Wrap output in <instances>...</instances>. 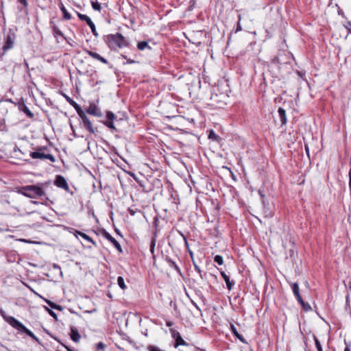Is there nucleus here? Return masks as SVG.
<instances>
[{"label": "nucleus", "mask_w": 351, "mask_h": 351, "mask_svg": "<svg viewBox=\"0 0 351 351\" xmlns=\"http://www.w3.org/2000/svg\"><path fill=\"white\" fill-rule=\"evenodd\" d=\"M1 314L3 317L4 320L8 323L11 326L16 329L18 331L25 332L27 335L30 337L32 339L35 340L36 341H38V338L35 336V335L29 330L27 327H25L21 322L17 320L15 317L12 316L6 315L5 312L1 311Z\"/></svg>", "instance_id": "obj_1"}, {"label": "nucleus", "mask_w": 351, "mask_h": 351, "mask_svg": "<svg viewBox=\"0 0 351 351\" xmlns=\"http://www.w3.org/2000/svg\"><path fill=\"white\" fill-rule=\"evenodd\" d=\"M104 41L111 49L114 50L117 48H123L128 45V43L125 37L119 33L106 36Z\"/></svg>", "instance_id": "obj_2"}, {"label": "nucleus", "mask_w": 351, "mask_h": 351, "mask_svg": "<svg viewBox=\"0 0 351 351\" xmlns=\"http://www.w3.org/2000/svg\"><path fill=\"white\" fill-rule=\"evenodd\" d=\"M20 193L24 196L29 198H36L45 195V192L41 187L36 185H29L23 187Z\"/></svg>", "instance_id": "obj_3"}, {"label": "nucleus", "mask_w": 351, "mask_h": 351, "mask_svg": "<svg viewBox=\"0 0 351 351\" xmlns=\"http://www.w3.org/2000/svg\"><path fill=\"white\" fill-rule=\"evenodd\" d=\"M227 99L228 95L226 93H220L218 94L215 90L210 96V105L215 108H223L226 105Z\"/></svg>", "instance_id": "obj_4"}, {"label": "nucleus", "mask_w": 351, "mask_h": 351, "mask_svg": "<svg viewBox=\"0 0 351 351\" xmlns=\"http://www.w3.org/2000/svg\"><path fill=\"white\" fill-rule=\"evenodd\" d=\"M42 148H40L39 150L36 152H32L30 153V156L34 159H40V160H49L51 162H54L56 161L55 157L51 154H45L41 152Z\"/></svg>", "instance_id": "obj_5"}, {"label": "nucleus", "mask_w": 351, "mask_h": 351, "mask_svg": "<svg viewBox=\"0 0 351 351\" xmlns=\"http://www.w3.org/2000/svg\"><path fill=\"white\" fill-rule=\"evenodd\" d=\"M77 16L82 21H86L87 23V26H89L92 33L94 36H98V33L96 31L95 25L93 22L91 21L89 16L86 14H81L80 12H77Z\"/></svg>", "instance_id": "obj_6"}, {"label": "nucleus", "mask_w": 351, "mask_h": 351, "mask_svg": "<svg viewBox=\"0 0 351 351\" xmlns=\"http://www.w3.org/2000/svg\"><path fill=\"white\" fill-rule=\"evenodd\" d=\"M79 116L82 120L84 127L91 134L95 132L93 126L90 119L86 116L84 112L83 114H79Z\"/></svg>", "instance_id": "obj_7"}, {"label": "nucleus", "mask_w": 351, "mask_h": 351, "mask_svg": "<svg viewBox=\"0 0 351 351\" xmlns=\"http://www.w3.org/2000/svg\"><path fill=\"white\" fill-rule=\"evenodd\" d=\"M86 112L92 115L97 117H101L102 113L101 110L97 108V105L94 103H90L88 108L86 109Z\"/></svg>", "instance_id": "obj_8"}, {"label": "nucleus", "mask_w": 351, "mask_h": 351, "mask_svg": "<svg viewBox=\"0 0 351 351\" xmlns=\"http://www.w3.org/2000/svg\"><path fill=\"white\" fill-rule=\"evenodd\" d=\"M15 40V35L14 34H10L7 36L5 43L3 47L4 51H8L14 47Z\"/></svg>", "instance_id": "obj_9"}, {"label": "nucleus", "mask_w": 351, "mask_h": 351, "mask_svg": "<svg viewBox=\"0 0 351 351\" xmlns=\"http://www.w3.org/2000/svg\"><path fill=\"white\" fill-rule=\"evenodd\" d=\"M103 235L104 237L108 239L110 243H112L113 244V245L115 247V248L119 252H122V248H121V245L119 244V243L114 239L113 238L110 233H108V232H106V230H104V233H103Z\"/></svg>", "instance_id": "obj_10"}, {"label": "nucleus", "mask_w": 351, "mask_h": 351, "mask_svg": "<svg viewBox=\"0 0 351 351\" xmlns=\"http://www.w3.org/2000/svg\"><path fill=\"white\" fill-rule=\"evenodd\" d=\"M62 95L66 99V101L76 110L78 114H83V110L73 99L64 93H62Z\"/></svg>", "instance_id": "obj_11"}, {"label": "nucleus", "mask_w": 351, "mask_h": 351, "mask_svg": "<svg viewBox=\"0 0 351 351\" xmlns=\"http://www.w3.org/2000/svg\"><path fill=\"white\" fill-rule=\"evenodd\" d=\"M55 184L57 186L64 189H68V188H69L68 184H67L66 180L62 176H58L56 177Z\"/></svg>", "instance_id": "obj_12"}, {"label": "nucleus", "mask_w": 351, "mask_h": 351, "mask_svg": "<svg viewBox=\"0 0 351 351\" xmlns=\"http://www.w3.org/2000/svg\"><path fill=\"white\" fill-rule=\"evenodd\" d=\"M173 337L176 339L175 348H177L178 346L181 345H186V341L182 338L180 334L178 332L174 331L173 332Z\"/></svg>", "instance_id": "obj_13"}, {"label": "nucleus", "mask_w": 351, "mask_h": 351, "mask_svg": "<svg viewBox=\"0 0 351 351\" xmlns=\"http://www.w3.org/2000/svg\"><path fill=\"white\" fill-rule=\"evenodd\" d=\"M87 53L92 58H93L96 60H98L104 64L108 63V61L106 58L101 57L99 53H97L96 52H93L92 51H87Z\"/></svg>", "instance_id": "obj_14"}, {"label": "nucleus", "mask_w": 351, "mask_h": 351, "mask_svg": "<svg viewBox=\"0 0 351 351\" xmlns=\"http://www.w3.org/2000/svg\"><path fill=\"white\" fill-rule=\"evenodd\" d=\"M221 275L226 282L227 289L231 290L234 282L230 281L229 276L224 271H221Z\"/></svg>", "instance_id": "obj_15"}, {"label": "nucleus", "mask_w": 351, "mask_h": 351, "mask_svg": "<svg viewBox=\"0 0 351 351\" xmlns=\"http://www.w3.org/2000/svg\"><path fill=\"white\" fill-rule=\"evenodd\" d=\"M71 338L74 342H75V343L79 342V341L81 338V336L76 328H71Z\"/></svg>", "instance_id": "obj_16"}, {"label": "nucleus", "mask_w": 351, "mask_h": 351, "mask_svg": "<svg viewBox=\"0 0 351 351\" xmlns=\"http://www.w3.org/2000/svg\"><path fill=\"white\" fill-rule=\"evenodd\" d=\"M230 330H231V332H232V334L237 338L239 339L241 342L243 343H245V340L244 339V337H243V335H241V334H239L236 328V327L233 325V324H230Z\"/></svg>", "instance_id": "obj_17"}, {"label": "nucleus", "mask_w": 351, "mask_h": 351, "mask_svg": "<svg viewBox=\"0 0 351 351\" xmlns=\"http://www.w3.org/2000/svg\"><path fill=\"white\" fill-rule=\"evenodd\" d=\"M19 109L23 111L28 117L33 118L34 114L31 112V110L28 108V107L23 104L20 106Z\"/></svg>", "instance_id": "obj_18"}, {"label": "nucleus", "mask_w": 351, "mask_h": 351, "mask_svg": "<svg viewBox=\"0 0 351 351\" xmlns=\"http://www.w3.org/2000/svg\"><path fill=\"white\" fill-rule=\"evenodd\" d=\"M278 112L282 124H285L287 123L285 110L282 108H279L278 110Z\"/></svg>", "instance_id": "obj_19"}, {"label": "nucleus", "mask_w": 351, "mask_h": 351, "mask_svg": "<svg viewBox=\"0 0 351 351\" xmlns=\"http://www.w3.org/2000/svg\"><path fill=\"white\" fill-rule=\"evenodd\" d=\"M75 234H78L80 237H82L84 239L88 241V242H90L93 245H96L95 242L90 238L88 235L86 234L85 233H83L80 231H75Z\"/></svg>", "instance_id": "obj_20"}, {"label": "nucleus", "mask_w": 351, "mask_h": 351, "mask_svg": "<svg viewBox=\"0 0 351 351\" xmlns=\"http://www.w3.org/2000/svg\"><path fill=\"white\" fill-rule=\"evenodd\" d=\"M263 204L264 206V213L266 217H269L273 215V210L271 208L266 206L265 202L263 199Z\"/></svg>", "instance_id": "obj_21"}, {"label": "nucleus", "mask_w": 351, "mask_h": 351, "mask_svg": "<svg viewBox=\"0 0 351 351\" xmlns=\"http://www.w3.org/2000/svg\"><path fill=\"white\" fill-rule=\"evenodd\" d=\"M60 8L63 13L64 19L66 20H70L71 19V15L68 12L62 3L60 4Z\"/></svg>", "instance_id": "obj_22"}, {"label": "nucleus", "mask_w": 351, "mask_h": 351, "mask_svg": "<svg viewBox=\"0 0 351 351\" xmlns=\"http://www.w3.org/2000/svg\"><path fill=\"white\" fill-rule=\"evenodd\" d=\"M117 283L119 286V287L123 289V290H125L126 288H127V286L125 284V282H124V279L122 276H119L118 278H117Z\"/></svg>", "instance_id": "obj_23"}, {"label": "nucleus", "mask_w": 351, "mask_h": 351, "mask_svg": "<svg viewBox=\"0 0 351 351\" xmlns=\"http://www.w3.org/2000/svg\"><path fill=\"white\" fill-rule=\"evenodd\" d=\"M292 290L293 292V294L296 296H298L300 294V289H299V285L298 283L294 282L292 284Z\"/></svg>", "instance_id": "obj_24"}, {"label": "nucleus", "mask_w": 351, "mask_h": 351, "mask_svg": "<svg viewBox=\"0 0 351 351\" xmlns=\"http://www.w3.org/2000/svg\"><path fill=\"white\" fill-rule=\"evenodd\" d=\"M137 47L139 50H144L145 48L147 47H149L150 48L149 46H148V43L146 41H141V42H139L137 45Z\"/></svg>", "instance_id": "obj_25"}, {"label": "nucleus", "mask_w": 351, "mask_h": 351, "mask_svg": "<svg viewBox=\"0 0 351 351\" xmlns=\"http://www.w3.org/2000/svg\"><path fill=\"white\" fill-rule=\"evenodd\" d=\"M214 261L217 263L219 265H221L223 263V258L220 255H216L214 257Z\"/></svg>", "instance_id": "obj_26"}, {"label": "nucleus", "mask_w": 351, "mask_h": 351, "mask_svg": "<svg viewBox=\"0 0 351 351\" xmlns=\"http://www.w3.org/2000/svg\"><path fill=\"white\" fill-rule=\"evenodd\" d=\"M53 32L56 36L58 35L60 36H63V33L62 32V31L55 25L53 26Z\"/></svg>", "instance_id": "obj_27"}, {"label": "nucleus", "mask_w": 351, "mask_h": 351, "mask_svg": "<svg viewBox=\"0 0 351 351\" xmlns=\"http://www.w3.org/2000/svg\"><path fill=\"white\" fill-rule=\"evenodd\" d=\"M313 337H314L315 346L317 349V351H323L320 341L318 340V339L315 336H314Z\"/></svg>", "instance_id": "obj_28"}, {"label": "nucleus", "mask_w": 351, "mask_h": 351, "mask_svg": "<svg viewBox=\"0 0 351 351\" xmlns=\"http://www.w3.org/2000/svg\"><path fill=\"white\" fill-rule=\"evenodd\" d=\"M106 117L109 121H113L115 119L114 114L111 111L107 112Z\"/></svg>", "instance_id": "obj_29"}, {"label": "nucleus", "mask_w": 351, "mask_h": 351, "mask_svg": "<svg viewBox=\"0 0 351 351\" xmlns=\"http://www.w3.org/2000/svg\"><path fill=\"white\" fill-rule=\"evenodd\" d=\"M46 310L51 317H53L56 320H58L57 314L54 311L47 307H46Z\"/></svg>", "instance_id": "obj_30"}, {"label": "nucleus", "mask_w": 351, "mask_h": 351, "mask_svg": "<svg viewBox=\"0 0 351 351\" xmlns=\"http://www.w3.org/2000/svg\"><path fill=\"white\" fill-rule=\"evenodd\" d=\"M92 7L95 10L99 11L101 9L100 4L97 2H92Z\"/></svg>", "instance_id": "obj_31"}, {"label": "nucleus", "mask_w": 351, "mask_h": 351, "mask_svg": "<svg viewBox=\"0 0 351 351\" xmlns=\"http://www.w3.org/2000/svg\"><path fill=\"white\" fill-rule=\"evenodd\" d=\"M105 348H106V346H105V344H104L103 342H99V343L96 345V349H97V351L102 350H104Z\"/></svg>", "instance_id": "obj_32"}, {"label": "nucleus", "mask_w": 351, "mask_h": 351, "mask_svg": "<svg viewBox=\"0 0 351 351\" xmlns=\"http://www.w3.org/2000/svg\"><path fill=\"white\" fill-rule=\"evenodd\" d=\"M104 124L110 129H115L114 125L113 123V121H107L104 123Z\"/></svg>", "instance_id": "obj_33"}, {"label": "nucleus", "mask_w": 351, "mask_h": 351, "mask_svg": "<svg viewBox=\"0 0 351 351\" xmlns=\"http://www.w3.org/2000/svg\"><path fill=\"white\" fill-rule=\"evenodd\" d=\"M195 269L199 274L200 277L202 278V270L195 263V261H193Z\"/></svg>", "instance_id": "obj_34"}, {"label": "nucleus", "mask_w": 351, "mask_h": 351, "mask_svg": "<svg viewBox=\"0 0 351 351\" xmlns=\"http://www.w3.org/2000/svg\"><path fill=\"white\" fill-rule=\"evenodd\" d=\"M301 305L305 311H308L309 310L311 309V306L308 303L304 302V304Z\"/></svg>", "instance_id": "obj_35"}, {"label": "nucleus", "mask_w": 351, "mask_h": 351, "mask_svg": "<svg viewBox=\"0 0 351 351\" xmlns=\"http://www.w3.org/2000/svg\"><path fill=\"white\" fill-rule=\"evenodd\" d=\"M217 136L215 134V133L213 132V130H211L210 132V134L208 135L209 138H215V139H216Z\"/></svg>", "instance_id": "obj_36"}, {"label": "nucleus", "mask_w": 351, "mask_h": 351, "mask_svg": "<svg viewBox=\"0 0 351 351\" xmlns=\"http://www.w3.org/2000/svg\"><path fill=\"white\" fill-rule=\"evenodd\" d=\"M155 240H152V243H151V246H150V251L153 253L154 252V247H155Z\"/></svg>", "instance_id": "obj_37"}, {"label": "nucleus", "mask_w": 351, "mask_h": 351, "mask_svg": "<svg viewBox=\"0 0 351 351\" xmlns=\"http://www.w3.org/2000/svg\"><path fill=\"white\" fill-rule=\"evenodd\" d=\"M53 268L56 269H58V271H60V274H62V272L61 271V269H60V267L56 264V263H53V265H52Z\"/></svg>", "instance_id": "obj_38"}, {"label": "nucleus", "mask_w": 351, "mask_h": 351, "mask_svg": "<svg viewBox=\"0 0 351 351\" xmlns=\"http://www.w3.org/2000/svg\"><path fill=\"white\" fill-rule=\"evenodd\" d=\"M296 298L298 300V301L299 302V303L300 304H304V300H302V297L300 295H298V296H296Z\"/></svg>", "instance_id": "obj_39"}, {"label": "nucleus", "mask_w": 351, "mask_h": 351, "mask_svg": "<svg viewBox=\"0 0 351 351\" xmlns=\"http://www.w3.org/2000/svg\"><path fill=\"white\" fill-rule=\"evenodd\" d=\"M53 309L58 310V311H62L63 307L60 305L56 304V305H54V306H53Z\"/></svg>", "instance_id": "obj_40"}, {"label": "nucleus", "mask_w": 351, "mask_h": 351, "mask_svg": "<svg viewBox=\"0 0 351 351\" xmlns=\"http://www.w3.org/2000/svg\"><path fill=\"white\" fill-rule=\"evenodd\" d=\"M19 2L22 4L23 6L27 7V0H18Z\"/></svg>", "instance_id": "obj_41"}, {"label": "nucleus", "mask_w": 351, "mask_h": 351, "mask_svg": "<svg viewBox=\"0 0 351 351\" xmlns=\"http://www.w3.org/2000/svg\"><path fill=\"white\" fill-rule=\"evenodd\" d=\"M241 29H242V27H241V23H239V21H238L237 29H236L235 32H238L241 31Z\"/></svg>", "instance_id": "obj_42"}, {"label": "nucleus", "mask_w": 351, "mask_h": 351, "mask_svg": "<svg viewBox=\"0 0 351 351\" xmlns=\"http://www.w3.org/2000/svg\"><path fill=\"white\" fill-rule=\"evenodd\" d=\"M46 302L52 308H53L54 305H56L55 303H53L49 300H47Z\"/></svg>", "instance_id": "obj_43"}, {"label": "nucleus", "mask_w": 351, "mask_h": 351, "mask_svg": "<svg viewBox=\"0 0 351 351\" xmlns=\"http://www.w3.org/2000/svg\"><path fill=\"white\" fill-rule=\"evenodd\" d=\"M62 346H64V348H65V349L67 350V351H74L70 347L64 345V344H62Z\"/></svg>", "instance_id": "obj_44"}, {"label": "nucleus", "mask_w": 351, "mask_h": 351, "mask_svg": "<svg viewBox=\"0 0 351 351\" xmlns=\"http://www.w3.org/2000/svg\"><path fill=\"white\" fill-rule=\"evenodd\" d=\"M349 188L351 193V175H349Z\"/></svg>", "instance_id": "obj_45"}, {"label": "nucleus", "mask_w": 351, "mask_h": 351, "mask_svg": "<svg viewBox=\"0 0 351 351\" xmlns=\"http://www.w3.org/2000/svg\"><path fill=\"white\" fill-rule=\"evenodd\" d=\"M189 254H190V256H191L192 261H194V259H193V253L191 250H189Z\"/></svg>", "instance_id": "obj_46"}, {"label": "nucleus", "mask_w": 351, "mask_h": 351, "mask_svg": "<svg viewBox=\"0 0 351 351\" xmlns=\"http://www.w3.org/2000/svg\"><path fill=\"white\" fill-rule=\"evenodd\" d=\"M182 234V237H183V239H184V240L185 241V243L187 245L188 242H187V240H186V237H184V235L183 234Z\"/></svg>", "instance_id": "obj_47"}, {"label": "nucleus", "mask_w": 351, "mask_h": 351, "mask_svg": "<svg viewBox=\"0 0 351 351\" xmlns=\"http://www.w3.org/2000/svg\"><path fill=\"white\" fill-rule=\"evenodd\" d=\"M344 351H351V350H350V347H349L348 346H347L345 348Z\"/></svg>", "instance_id": "obj_48"}, {"label": "nucleus", "mask_w": 351, "mask_h": 351, "mask_svg": "<svg viewBox=\"0 0 351 351\" xmlns=\"http://www.w3.org/2000/svg\"><path fill=\"white\" fill-rule=\"evenodd\" d=\"M127 62H128V63H134V61L132 60H128Z\"/></svg>", "instance_id": "obj_49"}, {"label": "nucleus", "mask_w": 351, "mask_h": 351, "mask_svg": "<svg viewBox=\"0 0 351 351\" xmlns=\"http://www.w3.org/2000/svg\"><path fill=\"white\" fill-rule=\"evenodd\" d=\"M305 149H306L307 154L308 155V147L307 146H305Z\"/></svg>", "instance_id": "obj_50"}, {"label": "nucleus", "mask_w": 351, "mask_h": 351, "mask_svg": "<svg viewBox=\"0 0 351 351\" xmlns=\"http://www.w3.org/2000/svg\"><path fill=\"white\" fill-rule=\"evenodd\" d=\"M238 18H239V21H239V23H241V16L239 15Z\"/></svg>", "instance_id": "obj_51"}, {"label": "nucleus", "mask_w": 351, "mask_h": 351, "mask_svg": "<svg viewBox=\"0 0 351 351\" xmlns=\"http://www.w3.org/2000/svg\"><path fill=\"white\" fill-rule=\"evenodd\" d=\"M167 326H171V322H167Z\"/></svg>", "instance_id": "obj_52"}, {"label": "nucleus", "mask_w": 351, "mask_h": 351, "mask_svg": "<svg viewBox=\"0 0 351 351\" xmlns=\"http://www.w3.org/2000/svg\"><path fill=\"white\" fill-rule=\"evenodd\" d=\"M172 265L175 267H177L176 265L175 264L174 262H171Z\"/></svg>", "instance_id": "obj_53"}, {"label": "nucleus", "mask_w": 351, "mask_h": 351, "mask_svg": "<svg viewBox=\"0 0 351 351\" xmlns=\"http://www.w3.org/2000/svg\"><path fill=\"white\" fill-rule=\"evenodd\" d=\"M195 307H196L197 308H198L199 310V307L197 306V305L196 304H195Z\"/></svg>", "instance_id": "obj_54"}, {"label": "nucleus", "mask_w": 351, "mask_h": 351, "mask_svg": "<svg viewBox=\"0 0 351 351\" xmlns=\"http://www.w3.org/2000/svg\"><path fill=\"white\" fill-rule=\"evenodd\" d=\"M350 289H351V285H350Z\"/></svg>", "instance_id": "obj_55"}]
</instances>
